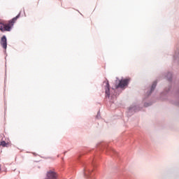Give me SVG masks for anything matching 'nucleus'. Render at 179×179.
I'll list each match as a JSON object with an SVG mask.
<instances>
[{"label":"nucleus","instance_id":"nucleus-1","mask_svg":"<svg viewBox=\"0 0 179 179\" xmlns=\"http://www.w3.org/2000/svg\"><path fill=\"white\" fill-rule=\"evenodd\" d=\"M20 17V14H18L16 17H13L11 20L8 22V24H3V22H0V30L1 31H10L12 26L15 24L16 20Z\"/></svg>","mask_w":179,"mask_h":179},{"label":"nucleus","instance_id":"nucleus-2","mask_svg":"<svg viewBox=\"0 0 179 179\" xmlns=\"http://www.w3.org/2000/svg\"><path fill=\"white\" fill-rule=\"evenodd\" d=\"M129 82V79H123L119 80V84L115 86L116 89H118L120 87V89H123V87H125V86H128V83Z\"/></svg>","mask_w":179,"mask_h":179},{"label":"nucleus","instance_id":"nucleus-3","mask_svg":"<svg viewBox=\"0 0 179 179\" xmlns=\"http://www.w3.org/2000/svg\"><path fill=\"white\" fill-rule=\"evenodd\" d=\"M57 178H58V175L57 174V173L52 171H48L45 179H57Z\"/></svg>","mask_w":179,"mask_h":179},{"label":"nucleus","instance_id":"nucleus-4","mask_svg":"<svg viewBox=\"0 0 179 179\" xmlns=\"http://www.w3.org/2000/svg\"><path fill=\"white\" fill-rule=\"evenodd\" d=\"M1 45L4 48V50H6V48L8 47V43L6 42V36H3L1 41H0Z\"/></svg>","mask_w":179,"mask_h":179},{"label":"nucleus","instance_id":"nucleus-5","mask_svg":"<svg viewBox=\"0 0 179 179\" xmlns=\"http://www.w3.org/2000/svg\"><path fill=\"white\" fill-rule=\"evenodd\" d=\"M105 93L106 96H108V97H110V84H108V83H107L106 84V89Z\"/></svg>","mask_w":179,"mask_h":179},{"label":"nucleus","instance_id":"nucleus-6","mask_svg":"<svg viewBox=\"0 0 179 179\" xmlns=\"http://www.w3.org/2000/svg\"><path fill=\"white\" fill-rule=\"evenodd\" d=\"M0 145L3 146V148H8V146H10V143H6V141H1Z\"/></svg>","mask_w":179,"mask_h":179},{"label":"nucleus","instance_id":"nucleus-7","mask_svg":"<svg viewBox=\"0 0 179 179\" xmlns=\"http://www.w3.org/2000/svg\"><path fill=\"white\" fill-rule=\"evenodd\" d=\"M156 86H157V82L155 81L153 83H152V85L151 87V92H153V90H155V89H156Z\"/></svg>","mask_w":179,"mask_h":179},{"label":"nucleus","instance_id":"nucleus-8","mask_svg":"<svg viewBox=\"0 0 179 179\" xmlns=\"http://www.w3.org/2000/svg\"><path fill=\"white\" fill-rule=\"evenodd\" d=\"M0 171H1V165H0Z\"/></svg>","mask_w":179,"mask_h":179}]
</instances>
